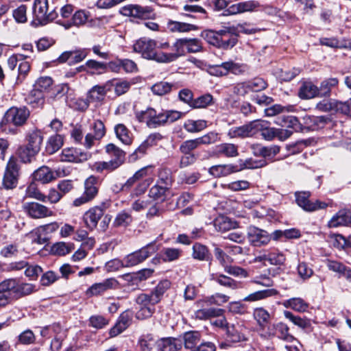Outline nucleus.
I'll list each match as a JSON object with an SVG mask.
<instances>
[{
	"mask_svg": "<svg viewBox=\"0 0 351 351\" xmlns=\"http://www.w3.org/2000/svg\"><path fill=\"white\" fill-rule=\"evenodd\" d=\"M99 191V184L96 177L90 176L84 182V191L83 194L76 198L73 204L75 206H80L92 201L97 195Z\"/></svg>",
	"mask_w": 351,
	"mask_h": 351,
	"instance_id": "423d86ee",
	"label": "nucleus"
},
{
	"mask_svg": "<svg viewBox=\"0 0 351 351\" xmlns=\"http://www.w3.org/2000/svg\"><path fill=\"white\" fill-rule=\"evenodd\" d=\"M119 13L125 16L145 20L154 16L153 10L149 6H141L137 4H130L122 7Z\"/></svg>",
	"mask_w": 351,
	"mask_h": 351,
	"instance_id": "0eeeda50",
	"label": "nucleus"
},
{
	"mask_svg": "<svg viewBox=\"0 0 351 351\" xmlns=\"http://www.w3.org/2000/svg\"><path fill=\"white\" fill-rule=\"evenodd\" d=\"M73 248V245L72 243L58 242L52 246L51 252L56 255L64 256L71 252Z\"/></svg>",
	"mask_w": 351,
	"mask_h": 351,
	"instance_id": "0e129e2a",
	"label": "nucleus"
},
{
	"mask_svg": "<svg viewBox=\"0 0 351 351\" xmlns=\"http://www.w3.org/2000/svg\"><path fill=\"white\" fill-rule=\"evenodd\" d=\"M351 223V212L346 209L338 211L328 221L329 228L348 226Z\"/></svg>",
	"mask_w": 351,
	"mask_h": 351,
	"instance_id": "4be33fe9",
	"label": "nucleus"
},
{
	"mask_svg": "<svg viewBox=\"0 0 351 351\" xmlns=\"http://www.w3.org/2000/svg\"><path fill=\"white\" fill-rule=\"evenodd\" d=\"M253 316L261 329H264L270 320V315L265 308L260 307L254 310Z\"/></svg>",
	"mask_w": 351,
	"mask_h": 351,
	"instance_id": "ea45409f",
	"label": "nucleus"
},
{
	"mask_svg": "<svg viewBox=\"0 0 351 351\" xmlns=\"http://www.w3.org/2000/svg\"><path fill=\"white\" fill-rule=\"evenodd\" d=\"M88 56L86 49H77L75 51H68L62 53L58 58L60 62H68L69 64H74L82 62Z\"/></svg>",
	"mask_w": 351,
	"mask_h": 351,
	"instance_id": "6ab92c4d",
	"label": "nucleus"
},
{
	"mask_svg": "<svg viewBox=\"0 0 351 351\" xmlns=\"http://www.w3.org/2000/svg\"><path fill=\"white\" fill-rule=\"evenodd\" d=\"M104 213V210L99 206H94L87 210L84 215L86 226L90 230L95 228Z\"/></svg>",
	"mask_w": 351,
	"mask_h": 351,
	"instance_id": "aec40b11",
	"label": "nucleus"
},
{
	"mask_svg": "<svg viewBox=\"0 0 351 351\" xmlns=\"http://www.w3.org/2000/svg\"><path fill=\"white\" fill-rule=\"evenodd\" d=\"M86 66L89 73L93 75H99L104 73L106 71V64L101 62H98L95 60H88L86 61Z\"/></svg>",
	"mask_w": 351,
	"mask_h": 351,
	"instance_id": "bf43d9fd",
	"label": "nucleus"
},
{
	"mask_svg": "<svg viewBox=\"0 0 351 351\" xmlns=\"http://www.w3.org/2000/svg\"><path fill=\"white\" fill-rule=\"evenodd\" d=\"M214 226L218 231L226 232L235 228L237 223L224 216H219L214 221Z\"/></svg>",
	"mask_w": 351,
	"mask_h": 351,
	"instance_id": "a19ab883",
	"label": "nucleus"
},
{
	"mask_svg": "<svg viewBox=\"0 0 351 351\" xmlns=\"http://www.w3.org/2000/svg\"><path fill=\"white\" fill-rule=\"evenodd\" d=\"M277 294L278 291L274 289L260 290L249 294L243 298V301L250 302H256L271 296H274Z\"/></svg>",
	"mask_w": 351,
	"mask_h": 351,
	"instance_id": "f704fd0d",
	"label": "nucleus"
},
{
	"mask_svg": "<svg viewBox=\"0 0 351 351\" xmlns=\"http://www.w3.org/2000/svg\"><path fill=\"white\" fill-rule=\"evenodd\" d=\"M109 83L103 86L96 85L91 88L87 93L90 102H99L104 99L107 92L110 90Z\"/></svg>",
	"mask_w": 351,
	"mask_h": 351,
	"instance_id": "a878e982",
	"label": "nucleus"
},
{
	"mask_svg": "<svg viewBox=\"0 0 351 351\" xmlns=\"http://www.w3.org/2000/svg\"><path fill=\"white\" fill-rule=\"evenodd\" d=\"M239 171L237 166L232 164L217 165L212 166L208 172L216 178L227 176L232 173Z\"/></svg>",
	"mask_w": 351,
	"mask_h": 351,
	"instance_id": "393cba45",
	"label": "nucleus"
},
{
	"mask_svg": "<svg viewBox=\"0 0 351 351\" xmlns=\"http://www.w3.org/2000/svg\"><path fill=\"white\" fill-rule=\"evenodd\" d=\"M224 310L221 308H202L196 311V317L201 319H206L211 317H222L221 319L216 321L215 324L217 326L223 327L228 326L225 317H223Z\"/></svg>",
	"mask_w": 351,
	"mask_h": 351,
	"instance_id": "dca6fc26",
	"label": "nucleus"
},
{
	"mask_svg": "<svg viewBox=\"0 0 351 351\" xmlns=\"http://www.w3.org/2000/svg\"><path fill=\"white\" fill-rule=\"evenodd\" d=\"M24 211L33 219H41L53 215L47 206L37 202H27L23 206Z\"/></svg>",
	"mask_w": 351,
	"mask_h": 351,
	"instance_id": "9d476101",
	"label": "nucleus"
},
{
	"mask_svg": "<svg viewBox=\"0 0 351 351\" xmlns=\"http://www.w3.org/2000/svg\"><path fill=\"white\" fill-rule=\"evenodd\" d=\"M91 128L93 130V134H87L84 142V145L88 149L92 147L95 141L101 140L106 134V128L104 123L101 120H95Z\"/></svg>",
	"mask_w": 351,
	"mask_h": 351,
	"instance_id": "f8f14e48",
	"label": "nucleus"
},
{
	"mask_svg": "<svg viewBox=\"0 0 351 351\" xmlns=\"http://www.w3.org/2000/svg\"><path fill=\"white\" fill-rule=\"evenodd\" d=\"M230 71L232 73L237 74L241 71V67L238 64L232 61L223 62L221 64L216 65L211 69V73L217 76L226 75Z\"/></svg>",
	"mask_w": 351,
	"mask_h": 351,
	"instance_id": "b1692460",
	"label": "nucleus"
},
{
	"mask_svg": "<svg viewBox=\"0 0 351 351\" xmlns=\"http://www.w3.org/2000/svg\"><path fill=\"white\" fill-rule=\"evenodd\" d=\"M138 346L141 351H152L155 346H157V341L151 334L143 335L138 339Z\"/></svg>",
	"mask_w": 351,
	"mask_h": 351,
	"instance_id": "49530a36",
	"label": "nucleus"
},
{
	"mask_svg": "<svg viewBox=\"0 0 351 351\" xmlns=\"http://www.w3.org/2000/svg\"><path fill=\"white\" fill-rule=\"evenodd\" d=\"M90 17V14L88 11L85 10H79L73 13L70 21L64 23L62 25L66 29H69L73 26H83L88 22Z\"/></svg>",
	"mask_w": 351,
	"mask_h": 351,
	"instance_id": "5701e85b",
	"label": "nucleus"
},
{
	"mask_svg": "<svg viewBox=\"0 0 351 351\" xmlns=\"http://www.w3.org/2000/svg\"><path fill=\"white\" fill-rule=\"evenodd\" d=\"M36 291V287L31 283H19L16 281L15 298H19Z\"/></svg>",
	"mask_w": 351,
	"mask_h": 351,
	"instance_id": "603ef678",
	"label": "nucleus"
},
{
	"mask_svg": "<svg viewBox=\"0 0 351 351\" xmlns=\"http://www.w3.org/2000/svg\"><path fill=\"white\" fill-rule=\"evenodd\" d=\"M215 154L228 158L236 157L239 155L238 147L232 143H221L215 147Z\"/></svg>",
	"mask_w": 351,
	"mask_h": 351,
	"instance_id": "c9c22d12",
	"label": "nucleus"
},
{
	"mask_svg": "<svg viewBox=\"0 0 351 351\" xmlns=\"http://www.w3.org/2000/svg\"><path fill=\"white\" fill-rule=\"evenodd\" d=\"M258 124L254 120L239 127H232L228 130V136L231 138L252 137L257 134V130L260 128Z\"/></svg>",
	"mask_w": 351,
	"mask_h": 351,
	"instance_id": "1a4fd4ad",
	"label": "nucleus"
},
{
	"mask_svg": "<svg viewBox=\"0 0 351 351\" xmlns=\"http://www.w3.org/2000/svg\"><path fill=\"white\" fill-rule=\"evenodd\" d=\"M169 28L171 32H188L197 29V27L195 25L178 21H170L169 23Z\"/></svg>",
	"mask_w": 351,
	"mask_h": 351,
	"instance_id": "13d9d810",
	"label": "nucleus"
},
{
	"mask_svg": "<svg viewBox=\"0 0 351 351\" xmlns=\"http://www.w3.org/2000/svg\"><path fill=\"white\" fill-rule=\"evenodd\" d=\"M157 41L148 38H141L133 45L134 51L138 53L143 58L163 63L162 51H157Z\"/></svg>",
	"mask_w": 351,
	"mask_h": 351,
	"instance_id": "f03ea898",
	"label": "nucleus"
},
{
	"mask_svg": "<svg viewBox=\"0 0 351 351\" xmlns=\"http://www.w3.org/2000/svg\"><path fill=\"white\" fill-rule=\"evenodd\" d=\"M181 346V341L176 338H162L157 341V348L160 351H177Z\"/></svg>",
	"mask_w": 351,
	"mask_h": 351,
	"instance_id": "cd10ccee",
	"label": "nucleus"
},
{
	"mask_svg": "<svg viewBox=\"0 0 351 351\" xmlns=\"http://www.w3.org/2000/svg\"><path fill=\"white\" fill-rule=\"evenodd\" d=\"M34 21L36 25H45L58 17L56 8L49 11L48 0H34L33 4Z\"/></svg>",
	"mask_w": 351,
	"mask_h": 351,
	"instance_id": "7ed1b4c3",
	"label": "nucleus"
},
{
	"mask_svg": "<svg viewBox=\"0 0 351 351\" xmlns=\"http://www.w3.org/2000/svg\"><path fill=\"white\" fill-rule=\"evenodd\" d=\"M285 317L290 320L293 324L298 326L302 329H306L311 326V322L308 319L302 318L299 316L294 315L291 312L285 311H284Z\"/></svg>",
	"mask_w": 351,
	"mask_h": 351,
	"instance_id": "6e6d98bb",
	"label": "nucleus"
},
{
	"mask_svg": "<svg viewBox=\"0 0 351 351\" xmlns=\"http://www.w3.org/2000/svg\"><path fill=\"white\" fill-rule=\"evenodd\" d=\"M230 297L222 293H215L210 297L206 298L202 300L197 302V304L202 306L205 305H217L220 306L227 302L229 300Z\"/></svg>",
	"mask_w": 351,
	"mask_h": 351,
	"instance_id": "e433bc0d",
	"label": "nucleus"
},
{
	"mask_svg": "<svg viewBox=\"0 0 351 351\" xmlns=\"http://www.w3.org/2000/svg\"><path fill=\"white\" fill-rule=\"evenodd\" d=\"M30 63L28 61L24 60L22 58V61H20L18 66L19 74L16 80V84H21L28 75L30 71Z\"/></svg>",
	"mask_w": 351,
	"mask_h": 351,
	"instance_id": "052dcab7",
	"label": "nucleus"
},
{
	"mask_svg": "<svg viewBox=\"0 0 351 351\" xmlns=\"http://www.w3.org/2000/svg\"><path fill=\"white\" fill-rule=\"evenodd\" d=\"M184 128L190 133H195L202 131L207 127V122L205 120L186 121L183 125Z\"/></svg>",
	"mask_w": 351,
	"mask_h": 351,
	"instance_id": "37998d69",
	"label": "nucleus"
},
{
	"mask_svg": "<svg viewBox=\"0 0 351 351\" xmlns=\"http://www.w3.org/2000/svg\"><path fill=\"white\" fill-rule=\"evenodd\" d=\"M213 104V96L207 93L194 99L191 107L193 108H205Z\"/></svg>",
	"mask_w": 351,
	"mask_h": 351,
	"instance_id": "4d7b16f0",
	"label": "nucleus"
},
{
	"mask_svg": "<svg viewBox=\"0 0 351 351\" xmlns=\"http://www.w3.org/2000/svg\"><path fill=\"white\" fill-rule=\"evenodd\" d=\"M238 36L234 26L220 29L221 49L227 50L234 47L238 42Z\"/></svg>",
	"mask_w": 351,
	"mask_h": 351,
	"instance_id": "9b49d317",
	"label": "nucleus"
},
{
	"mask_svg": "<svg viewBox=\"0 0 351 351\" xmlns=\"http://www.w3.org/2000/svg\"><path fill=\"white\" fill-rule=\"evenodd\" d=\"M132 221V217L130 213L123 210L119 213L114 219V223L116 226H127Z\"/></svg>",
	"mask_w": 351,
	"mask_h": 351,
	"instance_id": "338daca9",
	"label": "nucleus"
},
{
	"mask_svg": "<svg viewBox=\"0 0 351 351\" xmlns=\"http://www.w3.org/2000/svg\"><path fill=\"white\" fill-rule=\"evenodd\" d=\"M90 157L88 152H84L74 148H65L60 155V160L70 162H83Z\"/></svg>",
	"mask_w": 351,
	"mask_h": 351,
	"instance_id": "ddd939ff",
	"label": "nucleus"
},
{
	"mask_svg": "<svg viewBox=\"0 0 351 351\" xmlns=\"http://www.w3.org/2000/svg\"><path fill=\"white\" fill-rule=\"evenodd\" d=\"M210 279L217 282L221 286L235 290L241 288V282H237L232 278L220 274H213Z\"/></svg>",
	"mask_w": 351,
	"mask_h": 351,
	"instance_id": "c85d7f7f",
	"label": "nucleus"
},
{
	"mask_svg": "<svg viewBox=\"0 0 351 351\" xmlns=\"http://www.w3.org/2000/svg\"><path fill=\"white\" fill-rule=\"evenodd\" d=\"M29 114V110L26 107L13 106L10 108L0 121V130L6 134H17V130L11 128L10 125L12 124L16 127L23 126L25 124Z\"/></svg>",
	"mask_w": 351,
	"mask_h": 351,
	"instance_id": "f257e3e1",
	"label": "nucleus"
},
{
	"mask_svg": "<svg viewBox=\"0 0 351 351\" xmlns=\"http://www.w3.org/2000/svg\"><path fill=\"white\" fill-rule=\"evenodd\" d=\"M298 274L303 280L310 278L313 274V269L305 262H301L298 265Z\"/></svg>",
	"mask_w": 351,
	"mask_h": 351,
	"instance_id": "774afa93",
	"label": "nucleus"
},
{
	"mask_svg": "<svg viewBox=\"0 0 351 351\" xmlns=\"http://www.w3.org/2000/svg\"><path fill=\"white\" fill-rule=\"evenodd\" d=\"M169 192V189L167 186H163L160 184L154 185L149 191V196L154 200L164 202Z\"/></svg>",
	"mask_w": 351,
	"mask_h": 351,
	"instance_id": "4c0bfd02",
	"label": "nucleus"
},
{
	"mask_svg": "<svg viewBox=\"0 0 351 351\" xmlns=\"http://www.w3.org/2000/svg\"><path fill=\"white\" fill-rule=\"evenodd\" d=\"M193 257L199 261H208L210 253L207 247L201 243H195L193 246Z\"/></svg>",
	"mask_w": 351,
	"mask_h": 351,
	"instance_id": "09e8293b",
	"label": "nucleus"
},
{
	"mask_svg": "<svg viewBox=\"0 0 351 351\" xmlns=\"http://www.w3.org/2000/svg\"><path fill=\"white\" fill-rule=\"evenodd\" d=\"M43 136L40 130H35L29 132L27 136V144L25 145L32 153H38L43 143Z\"/></svg>",
	"mask_w": 351,
	"mask_h": 351,
	"instance_id": "bb28decb",
	"label": "nucleus"
},
{
	"mask_svg": "<svg viewBox=\"0 0 351 351\" xmlns=\"http://www.w3.org/2000/svg\"><path fill=\"white\" fill-rule=\"evenodd\" d=\"M63 145V138L60 134H55L49 137L47 141L46 151L52 154L59 150Z\"/></svg>",
	"mask_w": 351,
	"mask_h": 351,
	"instance_id": "a18cd8bd",
	"label": "nucleus"
},
{
	"mask_svg": "<svg viewBox=\"0 0 351 351\" xmlns=\"http://www.w3.org/2000/svg\"><path fill=\"white\" fill-rule=\"evenodd\" d=\"M34 178L43 184H47L56 180V176L49 167L43 166L34 171Z\"/></svg>",
	"mask_w": 351,
	"mask_h": 351,
	"instance_id": "7c9ffc66",
	"label": "nucleus"
},
{
	"mask_svg": "<svg viewBox=\"0 0 351 351\" xmlns=\"http://www.w3.org/2000/svg\"><path fill=\"white\" fill-rule=\"evenodd\" d=\"M201 36L210 45L221 49L220 29L218 31L206 29L202 32Z\"/></svg>",
	"mask_w": 351,
	"mask_h": 351,
	"instance_id": "58836bf2",
	"label": "nucleus"
},
{
	"mask_svg": "<svg viewBox=\"0 0 351 351\" xmlns=\"http://www.w3.org/2000/svg\"><path fill=\"white\" fill-rule=\"evenodd\" d=\"M173 88H176L173 84L167 82H160L154 84L151 89L154 95L162 96L170 93Z\"/></svg>",
	"mask_w": 351,
	"mask_h": 351,
	"instance_id": "3c124183",
	"label": "nucleus"
},
{
	"mask_svg": "<svg viewBox=\"0 0 351 351\" xmlns=\"http://www.w3.org/2000/svg\"><path fill=\"white\" fill-rule=\"evenodd\" d=\"M247 237L249 242L254 246L266 245L271 240V237L266 231L254 226L249 228Z\"/></svg>",
	"mask_w": 351,
	"mask_h": 351,
	"instance_id": "4468645a",
	"label": "nucleus"
},
{
	"mask_svg": "<svg viewBox=\"0 0 351 351\" xmlns=\"http://www.w3.org/2000/svg\"><path fill=\"white\" fill-rule=\"evenodd\" d=\"M135 117L139 122L145 123L149 128L154 129L164 125L162 112L157 113L156 110L152 108L136 112Z\"/></svg>",
	"mask_w": 351,
	"mask_h": 351,
	"instance_id": "39448f33",
	"label": "nucleus"
},
{
	"mask_svg": "<svg viewBox=\"0 0 351 351\" xmlns=\"http://www.w3.org/2000/svg\"><path fill=\"white\" fill-rule=\"evenodd\" d=\"M160 300L152 291L149 293H141L136 299L138 305H147L155 306Z\"/></svg>",
	"mask_w": 351,
	"mask_h": 351,
	"instance_id": "c03bdc74",
	"label": "nucleus"
},
{
	"mask_svg": "<svg viewBox=\"0 0 351 351\" xmlns=\"http://www.w3.org/2000/svg\"><path fill=\"white\" fill-rule=\"evenodd\" d=\"M16 280L10 278L3 280L0 283V292L12 297V299L15 298Z\"/></svg>",
	"mask_w": 351,
	"mask_h": 351,
	"instance_id": "864d4df0",
	"label": "nucleus"
},
{
	"mask_svg": "<svg viewBox=\"0 0 351 351\" xmlns=\"http://www.w3.org/2000/svg\"><path fill=\"white\" fill-rule=\"evenodd\" d=\"M184 347L191 351H194L201 341V335L198 331H189L183 336Z\"/></svg>",
	"mask_w": 351,
	"mask_h": 351,
	"instance_id": "473e14b6",
	"label": "nucleus"
},
{
	"mask_svg": "<svg viewBox=\"0 0 351 351\" xmlns=\"http://www.w3.org/2000/svg\"><path fill=\"white\" fill-rule=\"evenodd\" d=\"M298 205L308 212H313L319 209H324L329 206L328 204L319 200L311 202L309 200L311 193L309 191H300L295 193Z\"/></svg>",
	"mask_w": 351,
	"mask_h": 351,
	"instance_id": "6e6552de",
	"label": "nucleus"
},
{
	"mask_svg": "<svg viewBox=\"0 0 351 351\" xmlns=\"http://www.w3.org/2000/svg\"><path fill=\"white\" fill-rule=\"evenodd\" d=\"M338 84L339 80L337 77H330L324 80L318 87L320 97H330L332 89L337 87Z\"/></svg>",
	"mask_w": 351,
	"mask_h": 351,
	"instance_id": "72a5a7b5",
	"label": "nucleus"
},
{
	"mask_svg": "<svg viewBox=\"0 0 351 351\" xmlns=\"http://www.w3.org/2000/svg\"><path fill=\"white\" fill-rule=\"evenodd\" d=\"M247 329L242 324L237 323L227 326L226 332L228 338L234 343L247 341Z\"/></svg>",
	"mask_w": 351,
	"mask_h": 351,
	"instance_id": "f3484780",
	"label": "nucleus"
},
{
	"mask_svg": "<svg viewBox=\"0 0 351 351\" xmlns=\"http://www.w3.org/2000/svg\"><path fill=\"white\" fill-rule=\"evenodd\" d=\"M186 38L176 40L172 47V52L165 53L162 56L163 63H169L176 60L186 54Z\"/></svg>",
	"mask_w": 351,
	"mask_h": 351,
	"instance_id": "2eb2a0df",
	"label": "nucleus"
},
{
	"mask_svg": "<svg viewBox=\"0 0 351 351\" xmlns=\"http://www.w3.org/2000/svg\"><path fill=\"white\" fill-rule=\"evenodd\" d=\"M258 123L260 128L257 130V133L261 132L263 138L267 141L272 140L276 136L277 130L267 126V123L265 121L256 120Z\"/></svg>",
	"mask_w": 351,
	"mask_h": 351,
	"instance_id": "8fccbe9b",
	"label": "nucleus"
},
{
	"mask_svg": "<svg viewBox=\"0 0 351 351\" xmlns=\"http://www.w3.org/2000/svg\"><path fill=\"white\" fill-rule=\"evenodd\" d=\"M27 101L33 108H42L45 104V97L41 91L34 89L31 91Z\"/></svg>",
	"mask_w": 351,
	"mask_h": 351,
	"instance_id": "5fc2aeb1",
	"label": "nucleus"
},
{
	"mask_svg": "<svg viewBox=\"0 0 351 351\" xmlns=\"http://www.w3.org/2000/svg\"><path fill=\"white\" fill-rule=\"evenodd\" d=\"M117 168L116 163H113L111 160L108 162L98 161L91 165L92 170L97 173H101L104 171H112Z\"/></svg>",
	"mask_w": 351,
	"mask_h": 351,
	"instance_id": "e2e57ef3",
	"label": "nucleus"
},
{
	"mask_svg": "<svg viewBox=\"0 0 351 351\" xmlns=\"http://www.w3.org/2000/svg\"><path fill=\"white\" fill-rule=\"evenodd\" d=\"M106 152L108 155L114 158L110 160L113 163H116V165L119 167L124 162L125 160V152L121 149L119 147L113 143H109L106 146Z\"/></svg>",
	"mask_w": 351,
	"mask_h": 351,
	"instance_id": "c756f323",
	"label": "nucleus"
},
{
	"mask_svg": "<svg viewBox=\"0 0 351 351\" xmlns=\"http://www.w3.org/2000/svg\"><path fill=\"white\" fill-rule=\"evenodd\" d=\"M286 308H291L298 312H304L308 308V304L300 298H293L284 302Z\"/></svg>",
	"mask_w": 351,
	"mask_h": 351,
	"instance_id": "79ce46f5",
	"label": "nucleus"
},
{
	"mask_svg": "<svg viewBox=\"0 0 351 351\" xmlns=\"http://www.w3.org/2000/svg\"><path fill=\"white\" fill-rule=\"evenodd\" d=\"M26 196L27 197L36 199L43 202H45L47 201L46 195L40 191L36 184L34 182L30 183L27 186L26 189Z\"/></svg>",
	"mask_w": 351,
	"mask_h": 351,
	"instance_id": "680f3d73",
	"label": "nucleus"
},
{
	"mask_svg": "<svg viewBox=\"0 0 351 351\" xmlns=\"http://www.w3.org/2000/svg\"><path fill=\"white\" fill-rule=\"evenodd\" d=\"M274 328L275 329L276 334L278 338L288 342H291L295 339L294 337L289 334V329L287 324L282 322H279L274 325Z\"/></svg>",
	"mask_w": 351,
	"mask_h": 351,
	"instance_id": "de8ad7c7",
	"label": "nucleus"
},
{
	"mask_svg": "<svg viewBox=\"0 0 351 351\" xmlns=\"http://www.w3.org/2000/svg\"><path fill=\"white\" fill-rule=\"evenodd\" d=\"M114 132L117 138L123 144L131 145L133 141V135L127 127L122 123L117 124L114 126Z\"/></svg>",
	"mask_w": 351,
	"mask_h": 351,
	"instance_id": "2f4dec72",
	"label": "nucleus"
},
{
	"mask_svg": "<svg viewBox=\"0 0 351 351\" xmlns=\"http://www.w3.org/2000/svg\"><path fill=\"white\" fill-rule=\"evenodd\" d=\"M20 167L18 160L12 156L10 158L4 172L2 184L6 189L16 187L19 178Z\"/></svg>",
	"mask_w": 351,
	"mask_h": 351,
	"instance_id": "20e7f679",
	"label": "nucleus"
},
{
	"mask_svg": "<svg viewBox=\"0 0 351 351\" xmlns=\"http://www.w3.org/2000/svg\"><path fill=\"white\" fill-rule=\"evenodd\" d=\"M119 286L118 281L114 278H108L102 282L93 285L87 291L86 295L89 296L101 294L108 289H117Z\"/></svg>",
	"mask_w": 351,
	"mask_h": 351,
	"instance_id": "a211bd4d",
	"label": "nucleus"
},
{
	"mask_svg": "<svg viewBox=\"0 0 351 351\" xmlns=\"http://www.w3.org/2000/svg\"><path fill=\"white\" fill-rule=\"evenodd\" d=\"M89 326L96 329H101L108 325L109 321L101 315H94L89 318Z\"/></svg>",
	"mask_w": 351,
	"mask_h": 351,
	"instance_id": "69168bd1",
	"label": "nucleus"
},
{
	"mask_svg": "<svg viewBox=\"0 0 351 351\" xmlns=\"http://www.w3.org/2000/svg\"><path fill=\"white\" fill-rule=\"evenodd\" d=\"M298 96L302 99L320 97L318 86L311 81H304L299 88Z\"/></svg>",
	"mask_w": 351,
	"mask_h": 351,
	"instance_id": "412c9836",
	"label": "nucleus"
}]
</instances>
